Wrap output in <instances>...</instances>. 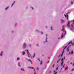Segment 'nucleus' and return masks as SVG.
Wrapping results in <instances>:
<instances>
[{"mask_svg":"<svg viewBox=\"0 0 74 74\" xmlns=\"http://www.w3.org/2000/svg\"><path fill=\"white\" fill-rule=\"evenodd\" d=\"M46 42H48V41H47V36H48V35L47 34H46Z\"/></svg>","mask_w":74,"mask_h":74,"instance_id":"nucleus-9","label":"nucleus"},{"mask_svg":"<svg viewBox=\"0 0 74 74\" xmlns=\"http://www.w3.org/2000/svg\"><path fill=\"white\" fill-rule=\"evenodd\" d=\"M63 60H64V58H62L61 60V61L63 62Z\"/></svg>","mask_w":74,"mask_h":74,"instance_id":"nucleus-25","label":"nucleus"},{"mask_svg":"<svg viewBox=\"0 0 74 74\" xmlns=\"http://www.w3.org/2000/svg\"><path fill=\"white\" fill-rule=\"evenodd\" d=\"M61 72H62V71H60V73H61Z\"/></svg>","mask_w":74,"mask_h":74,"instance_id":"nucleus-46","label":"nucleus"},{"mask_svg":"<svg viewBox=\"0 0 74 74\" xmlns=\"http://www.w3.org/2000/svg\"><path fill=\"white\" fill-rule=\"evenodd\" d=\"M18 65L19 67H21V65H20V62H19L18 63Z\"/></svg>","mask_w":74,"mask_h":74,"instance_id":"nucleus-18","label":"nucleus"},{"mask_svg":"<svg viewBox=\"0 0 74 74\" xmlns=\"http://www.w3.org/2000/svg\"><path fill=\"white\" fill-rule=\"evenodd\" d=\"M26 60H27V58H26Z\"/></svg>","mask_w":74,"mask_h":74,"instance_id":"nucleus-55","label":"nucleus"},{"mask_svg":"<svg viewBox=\"0 0 74 74\" xmlns=\"http://www.w3.org/2000/svg\"><path fill=\"white\" fill-rule=\"evenodd\" d=\"M60 39V38H58V39Z\"/></svg>","mask_w":74,"mask_h":74,"instance_id":"nucleus-53","label":"nucleus"},{"mask_svg":"<svg viewBox=\"0 0 74 74\" xmlns=\"http://www.w3.org/2000/svg\"><path fill=\"white\" fill-rule=\"evenodd\" d=\"M61 37V38H62V37H63V34H62Z\"/></svg>","mask_w":74,"mask_h":74,"instance_id":"nucleus-24","label":"nucleus"},{"mask_svg":"<svg viewBox=\"0 0 74 74\" xmlns=\"http://www.w3.org/2000/svg\"><path fill=\"white\" fill-rule=\"evenodd\" d=\"M25 51L27 52V54L28 55V56L29 58H30V57H31V55L30 54V53L29 52V51L27 50H26Z\"/></svg>","mask_w":74,"mask_h":74,"instance_id":"nucleus-2","label":"nucleus"},{"mask_svg":"<svg viewBox=\"0 0 74 74\" xmlns=\"http://www.w3.org/2000/svg\"><path fill=\"white\" fill-rule=\"evenodd\" d=\"M17 60H19V58H17Z\"/></svg>","mask_w":74,"mask_h":74,"instance_id":"nucleus-31","label":"nucleus"},{"mask_svg":"<svg viewBox=\"0 0 74 74\" xmlns=\"http://www.w3.org/2000/svg\"><path fill=\"white\" fill-rule=\"evenodd\" d=\"M67 46H66L65 47L64 49V50H63V51L62 52V54L63 53H64V49H66V48H67Z\"/></svg>","mask_w":74,"mask_h":74,"instance_id":"nucleus-11","label":"nucleus"},{"mask_svg":"<svg viewBox=\"0 0 74 74\" xmlns=\"http://www.w3.org/2000/svg\"><path fill=\"white\" fill-rule=\"evenodd\" d=\"M74 70V69H72V71H73Z\"/></svg>","mask_w":74,"mask_h":74,"instance_id":"nucleus-34","label":"nucleus"},{"mask_svg":"<svg viewBox=\"0 0 74 74\" xmlns=\"http://www.w3.org/2000/svg\"><path fill=\"white\" fill-rule=\"evenodd\" d=\"M73 66H74V63L73 64Z\"/></svg>","mask_w":74,"mask_h":74,"instance_id":"nucleus-50","label":"nucleus"},{"mask_svg":"<svg viewBox=\"0 0 74 74\" xmlns=\"http://www.w3.org/2000/svg\"><path fill=\"white\" fill-rule=\"evenodd\" d=\"M29 47H31V46H32V45H31V44H29Z\"/></svg>","mask_w":74,"mask_h":74,"instance_id":"nucleus-37","label":"nucleus"},{"mask_svg":"<svg viewBox=\"0 0 74 74\" xmlns=\"http://www.w3.org/2000/svg\"><path fill=\"white\" fill-rule=\"evenodd\" d=\"M58 70V67H57L56 68V70Z\"/></svg>","mask_w":74,"mask_h":74,"instance_id":"nucleus-33","label":"nucleus"},{"mask_svg":"<svg viewBox=\"0 0 74 74\" xmlns=\"http://www.w3.org/2000/svg\"><path fill=\"white\" fill-rule=\"evenodd\" d=\"M35 32H39V31H38V30L36 29L35 30Z\"/></svg>","mask_w":74,"mask_h":74,"instance_id":"nucleus-22","label":"nucleus"},{"mask_svg":"<svg viewBox=\"0 0 74 74\" xmlns=\"http://www.w3.org/2000/svg\"><path fill=\"white\" fill-rule=\"evenodd\" d=\"M49 63V61H48V62H47V63Z\"/></svg>","mask_w":74,"mask_h":74,"instance_id":"nucleus-47","label":"nucleus"},{"mask_svg":"<svg viewBox=\"0 0 74 74\" xmlns=\"http://www.w3.org/2000/svg\"><path fill=\"white\" fill-rule=\"evenodd\" d=\"M64 16L65 17H67V18L68 20V19H69V18H68V15L67 14V15H66L64 14Z\"/></svg>","mask_w":74,"mask_h":74,"instance_id":"nucleus-10","label":"nucleus"},{"mask_svg":"<svg viewBox=\"0 0 74 74\" xmlns=\"http://www.w3.org/2000/svg\"><path fill=\"white\" fill-rule=\"evenodd\" d=\"M21 71H25V70L23 68H21Z\"/></svg>","mask_w":74,"mask_h":74,"instance_id":"nucleus-16","label":"nucleus"},{"mask_svg":"<svg viewBox=\"0 0 74 74\" xmlns=\"http://www.w3.org/2000/svg\"><path fill=\"white\" fill-rule=\"evenodd\" d=\"M57 73H58V72H56V73H54V74H57Z\"/></svg>","mask_w":74,"mask_h":74,"instance_id":"nucleus-36","label":"nucleus"},{"mask_svg":"<svg viewBox=\"0 0 74 74\" xmlns=\"http://www.w3.org/2000/svg\"><path fill=\"white\" fill-rule=\"evenodd\" d=\"M55 70H54V73H55Z\"/></svg>","mask_w":74,"mask_h":74,"instance_id":"nucleus-51","label":"nucleus"},{"mask_svg":"<svg viewBox=\"0 0 74 74\" xmlns=\"http://www.w3.org/2000/svg\"><path fill=\"white\" fill-rule=\"evenodd\" d=\"M74 53V52H73V51L72 50L71 51V52H69V54H73V53Z\"/></svg>","mask_w":74,"mask_h":74,"instance_id":"nucleus-8","label":"nucleus"},{"mask_svg":"<svg viewBox=\"0 0 74 74\" xmlns=\"http://www.w3.org/2000/svg\"><path fill=\"white\" fill-rule=\"evenodd\" d=\"M57 66H58V67H59V65L58 64L57 65Z\"/></svg>","mask_w":74,"mask_h":74,"instance_id":"nucleus-39","label":"nucleus"},{"mask_svg":"<svg viewBox=\"0 0 74 74\" xmlns=\"http://www.w3.org/2000/svg\"><path fill=\"white\" fill-rule=\"evenodd\" d=\"M49 57L48 58V59H49Z\"/></svg>","mask_w":74,"mask_h":74,"instance_id":"nucleus-59","label":"nucleus"},{"mask_svg":"<svg viewBox=\"0 0 74 74\" xmlns=\"http://www.w3.org/2000/svg\"><path fill=\"white\" fill-rule=\"evenodd\" d=\"M39 69V68H37V70H38Z\"/></svg>","mask_w":74,"mask_h":74,"instance_id":"nucleus-45","label":"nucleus"},{"mask_svg":"<svg viewBox=\"0 0 74 74\" xmlns=\"http://www.w3.org/2000/svg\"><path fill=\"white\" fill-rule=\"evenodd\" d=\"M68 68H69V67L68 66L66 67V68L65 69V70H67L68 69Z\"/></svg>","mask_w":74,"mask_h":74,"instance_id":"nucleus-21","label":"nucleus"},{"mask_svg":"<svg viewBox=\"0 0 74 74\" xmlns=\"http://www.w3.org/2000/svg\"><path fill=\"white\" fill-rule=\"evenodd\" d=\"M8 8H9V6L8 7L5 9L6 10H7L8 9Z\"/></svg>","mask_w":74,"mask_h":74,"instance_id":"nucleus-27","label":"nucleus"},{"mask_svg":"<svg viewBox=\"0 0 74 74\" xmlns=\"http://www.w3.org/2000/svg\"><path fill=\"white\" fill-rule=\"evenodd\" d=\"M40 64H42V60L40 61Z\"/></svg>","mask_w":74,"mask_h":74,"instance_id":"nucleus-28","label":"nucleus"},{"mask_svg":"<svg viewBox=\"0 0 74 74\" xmlns=\"http://www.w3.org/2000/svg\"><path fill=\"white\" fill-rule=\"evenodd\" d=\"M3 51H2V52H1V53L0 54V56H2V55H3Z\"/></svg>","mask_w":74,"mask_h":74,"instance_id":"nucleus-19","label":"nucleus"},{"mask_svg":"<svg viewBox=\"0 0 74 74\" xmlns=\"http://www.w3.org/2000/svg\"><path fill=\"white\" fill-rule=\"evenodd\" d=\"M23 55H25V51H23L22 53Z\"/></svg>","mask_w":74,"mask_h":74,"instance_id":"nucleus-17","label":"nucleus"},{"mask_svg":"<svg viewBox=\"0 0 74 74\" xmlns=\"http://www.w3.org/2000/svg\"><path fill=\"white\" fill-rule=\"evenodd\" d=\"M57 73H58V72H56V73H54V74H57Z\"/></svg>","mask_w":74,"mask_h":74,"instance_id":"nucleus-35","label":"nucleus"},{"mask_svg":"<svg viewBox=\"0 0 74 74\" xmlns=\"http://www.w3.org/2000/svg\"><path fill=\"white\" fill-rule=\"evenodd\" d=\"M32 10H33L34 9L32 7Z\"/></svg>","mask_w":74,"mask_h":74,"instance_id":"nucleus-42","label":"nucleus"},{"mask_svg":"<svg viewBox=\"0 0 74 74\" xmlns=\"http://www.w3.org/2000/svg\"><path fill=\"white\" fill-rule=\"evenodd\" d=\"M41 34H43V32H41Z\"/></svg>","mask_w":74,"mask_h":74,"instance_id":"nucleus-32","label":"nucleus"},{"mask_svg":"<svg viewBox=\"0 0 74 74\" xmlns=\"http://www.w3.org/2000/svg\"><path fill=\"white\" fill-rule=\"evenodd\" d=\"M50 72H51V71H50Z\"/></svg>","mask_w":74,"mask_h":74,"instance_id":"nucleus-62","label":"nucleus"},{"mask_svg":"<svg viewBox=\"0 0 74 74\" xmlns=\"http://www.w3.org/2000/svg\"><path fill=\"white\" fill-rule=\"evenodd\" d=\"M57 63H59V61L58 60V61Z\"/></svg>","mask_w":74,"mask_h":74,"instance_id":"nucleus-48","label":"nucleus"},{"mask_svg":"<svg viewBox=\"0 0 74 74\" xmlns=\"http://www.w3.org/2000/svg\"><path fill=\"white\" fill-rule=\"evenodd\" d=\"M62 68H61V70H62Z\"/></svg>","mask_w":74,"mask_h":74,"instance_id":"nucleus-58","label":"nucleus"},{"mask_svg":"<svg viewBox=\"0 0 74 74\" xmlns=\"http://www.w3.org/2000/svg\"><path fill=\"white\" fill-rule=\"evenodd\" d=\"M71 47V45H70L69 47Z\"/></svg>","mask_w":74,"mask_h":74,"instance_id":"nucleus-54","label":"nucleus"},{"mask_svg":"<svg viewBox=\"0 0 74 74\" xmlns=\"http://www.w3.org/2000/svg\"><path fill=\"white\" fill-rule=\"evenodd\" d=\"M54 66H55V64H54V65L53 66V67H54Z\"/></svg>","mask_w":74,"mask_h":74,"instance_id":"nucleus-43","label":"nucleus"},{"mask_svg":"<svg viewBox=\"0 0 74 74\" xmlns=\"http://www.w3.org/2000/svg\"><path fill=\"white\" fill-rule=\"evenodd\" d=\"M67 52L69 51V47H68L67 48Z\"/></svg>","mask_w":74,"mask_h":74,"instance_id":"nucleus-20","label":"nucleus"},{"mask_svg":"<svg viewBox=\"0 0 74 74\" xmlns=\"http://www.w3.org/2000/svg\"><path fill=\"white\" fill-rule=\"evenodd\" d=\"M17 25V23H16L15 25V26H16Z\"/></svg>","mask_w":74,"mask_h":74,"instance_id":"nucleus-30","label":"nucleus"},{"mask_svg":"<svg viewBox=\"0 0 74 74\" xmlns=\"http://www.w3.org/2000/svg\"><path fill=\"white\" fill-rule=\"evenodd\" d=\"M65 58H66V57H64L63 59H65Z\"/></svg>","mask_w":74,"mask_h":74,"instance_id":"nucleus-41","label":"nucleus"},{"mask_svg":"<svg viewBox=\"0 0 74 74\" xmlns=\"http://www.w3.org/2000/svg\"><path fill=\"white\" fill-rule=\"evenodd\" d=\"M39 60V59H38V60Z\"/></svg>","mask_w":74,"mask_h":74,"instance_id":"nucleus-57","label":"nucleus"},{"mask_svg":"<svg viewBox=\"0 0 74 74\" xmlns=\"http://www.w3.org/2000/svg\"><path fill=\"white\" fill-rule=\"evenodd\" d=\"M70 43H71V44L72 45H73V46L74 45V43H72V42H69L68 43V45H69V44H70Z\"/></svg>","mask_w":74,"mask_h":74,"instance_id":"nucleus-5","label":"nucleus"},{"mask_svg":"<svg viewBox=\"0 0 74 74\" xmlns=\"http://www.w3.org/2000/svg\"><path fill=\"white\" fill-rule=\"evenodd\" d=\"M23 48L24 49L26 48V44L25 43H24L23 45Z\"/></svg>","mask_w":74,"mask_h":74,"instance_id":"nucleus-4","label":"nucleus"},{"mask_svg":"<svg viewBox=\"0 0 74 74\" xmlns=\"http://www.w3.org/2000/svg\"><path fill=\"white\" fill-rule=\"evenodd\" d=\"M64 62L63 61H62L61 64V66H63V64Z\"/></svg>","mask_w":74,"mask_h":74,"instance_id":"nucleus-15","label":"nucleus"},{"mask_svg":"<svg viewBox=\"0 0 74 74\" xmlns=\"http://www.w3.org/2000/svg\"><path fill=\"white\" fill-rule=\"evenodd\" d=\"M60 21H61V23H64V21L63 20H62L61 19L60 20Z\"/></svg>","mask_w":74,"mask_h":74,"instance_id":"nucleus-12","label":"nucleus"},{"mask_svg":"<svg viewBox=\"0 0 74 74\" xmlns=\"http://www.w3.org/2000/svg\"><path fill=\"white\" fill-rule=\"evenodd\" d=\"M36 46H37V47H38V44H37Z\"/></svg>","mask_w":74,"mask_h":74,"instance_id":"nucleus-38","label":"nucleus"},{"mask_svg":"<svg viewBox=\"0 0 74 74\" xmlns=\"http://www.w3.org/2000/svg\"><path fill=\"white\" fill-rule=\"evenodd\" d=\"M28 68L29 69H33H33H34V67H29V66H28Z\"/></svg>","mask_w":74,"mask_h":74,"instance_id":"nucleus-14","label":"nucleus"},{"mask_svg":"<svg viewBox=\"0 0 74 74\" xmlns=\"http://www.w3.org/2000/svg\"><path fill=\"white\" fill-rule=\"evenodd\" d=\"M29 62H31V64H33V63L32 62V60H30V59H28L27 60Z\"/></svg>","mask_w":74,"mask_h":74,"instance_id":"nucleus-7","label":"nucleus"},{"mask_svg":"<svg viewBox=\"0 0 74 74\" xmlns=\"http://www.w3.org/2000/svg\"><path fill=\"white\" fill-rule=\"evenodd\" d=\"M64 25H63L62 26V29L61 30H62V31L64 30V32H65V34H66V31H64Z\"/></svg>","mask_w":74,"mask_h":74,"instance_id":"nucleus-3","label":"nucleus"},{"mask_svg":"<svg viewBox=\"0 0 74 74\" xmlns=\"http://www.w3.org/2000/svg\"><path fill=\"white\" fill-rule=\"evenodd\" d=\"M72 62L71 63H70L71 64H72Z\"/></svg>","mask_w":74,"mask_h":74,"instance_id":"nucleus-49","label":"nucleus"},{"mask_svg":"<svg viewBox=\"0 0 74 74\" xmlns=\"http://www.w3.org/2000/svg\"><path fill=\"white\" fill-rule=\"evenodd\" d=\"M46 28H47V26H46Z\"/></svg>","mask_w":74,"mask_h":74,"instance_id":"nucleus-52","label":"nucleus"},{"mask_svg":"<svg viewBox=\"0 0 74 74\" xmlns=\"http://www.w3.org/2000/svg\"><path fill=\"white\" fill-rule=\"evenodd\" d=\"M69 13H67V14H68Z\"/></svg>","mask_w":74,"mask_h":74,"instance_id":"nucleus-61","label":"nucleus"},{"mask_svg":"<svg viewBox=\"0 0 74 74\" xmlns=\"http://www.w3.org/2000/svg\"><path fill=\"white\" fill-rule=\"evenodd\" d=\"M15 1H14V2L12 4V5H14V4H15Z\"/></svg>","mask_w":74,"mask_h":74,"instance_id":"nucleus-23","label":"nucleus"},{"mask_svg":"<svg viewBox=\"0 0 74 74\" xmlns=\"http://www.w3.org/2000/svg\"><path fill=\"white\" fill-rule=\"evenodd\" d=\"M34 71H35V69H34Z\"/></svg>","mask_w":74,"mask_h":74,"instance_id":"nucleus-60","label":"nucleus"},{"mask_svg":"<svg viewBox=\"0 0 74 74\" xmlns=\"http://www.w3.org/2000/svg\"><path fill=\"white\" fill-rule=\"evenodd\" d=\"M35 56H36V53H34L32 57H31L32 59L33 58H35Z\"/></svg>","mask_w":74,"mask_h":74,"instance_id":"nucleus-6","label":"nucleus"},{"mask_svg":"<svg viewBox=\"0 0 74 74\" xmlns=\"http://www.w3.org/2000/svg\"><path fill=\"white\" fill-rule=\"evenodd\" d=\"M73 4V2H71V4Z\"/></svg>","mask_w":74,"mask_h":74,"instance_id":"nucleus-40","label":"nucleus"},{"mask_svg":"<svg viewBox=\"0 0 74 74\" xmlns=\"http://www.w3.org/2000/svg\"><path fill=\"white\" fill-rule=\"evenodd\" d=\"M51 30H52V27H51Z\"/></svg>","mask_w":74,"mask_h":74,"instance_id":"nucleus-29","label":"nucleus"},{"mask_svg":"<svg viewBox=\"0 0 74 74\" xmlns=\"http://www.w3.org/2000/svg\"><path fill=\"white\" fill-rule=\"evenodd\" d=\"M61 59H60V58L58 60L59 61H60V60Z\"/></svg>","mask_w":74,"mask_h":74,"instance_id":"nucleus-44","label":"nucleus"},{"mask_svg":"<svg viewBox=\"0 0 74 74\" xmlns=\"http://www.w3.org/2000/svg\"><path fill=\"white\" fill-rule=\"evenodd\" d=\"M71 22H72V24H71V27L72 28H71V27H70V29L71 30H72V31H73V29H74L73 26L74 24V20L71 21Z\"/></svg>","mask_w":74,"mask_h":74,"instance_id":"nucleus-1","label":"nucleus"},{"mask_svg":"<svg viewBox=\"0 0 74 74\" xmlns=\"http://www.w3.org/2000/svg\"><path fill=\"white\" fill-rule=\"evenodd\" d=\"M67 25L69 27H70V22H68V24H67Z\"/></svg>","mask_w":74,"mask_h":74,"instance_id":"nucleus-13","label":"nucleus"},{"mask_svg":"<svg viewBox=\"0 0 74 74\" xmlns=\"http://www.w3.org/2000/svg\"><path fill=\"white\" fill-rule=\"evenodd\" d=\"M64 66H65V64H64V65L63 66L62 68H64Z\"/></svg>","mask_w":74,"mask_h":74,"instance_id":"nucleus-26","label":"nucleus"},{"mask_svg":"<svg viewBox=\"0 0 74 74\" xmlns=\"http://www.w3.org/2000/svg\"><path fill=\"white\" fill-rule=\"evenodd\" d=\"M62 56V54H61V56Z\"/></svg>","mask_w":74,"mask_h":74,"instance_id":"nucleus-56","label":"nucleus"}]
</instances>
